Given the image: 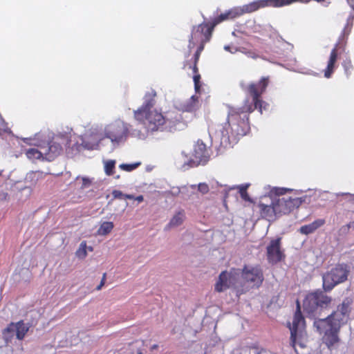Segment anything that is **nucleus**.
Listing matches in <instances>:
<instances>
[{
	"label": "nucleus",
	"instance_id": "a878e982",
	"mask_svg": "<svg viewBox=\"0 0 354 354\" xmlns=\"http://www.w3.org/2000/svg\"><path fill=\"white\" fill-rule=\"evenodd\" d=\"M198 97L192 96L183 105V109L186 112H193L198 109Z\"/></svg>",
	"mask_w": 354,
	"mask_h": 354
},
{
	"label": "nucleus",
	"instance_id": "bb28decb",
	"mask_svg": "<svg viewBox=\"0 0 354 354\" xmlns=\"http://www.w3.org/2000/svg\"><path fill=\"white\" fill-rule=\"evenodd\" d=\"M16 324V336L17 338L19 340H21L24 338L26 334L28 331V327L24 324V321L21 320L17 323Z\"/></svg>",
	"mask_w": 354,
	"mask_h": 354
},
{
	"label": "nucleus",
	"instance_id": "393cba45",
	"mask_svg": "<svg viewBox=\"0 0 354 354\" xmlns=\"http://www.w3.org/2000/svg\"><path fill=\"white\" fill-rule=\"evenodd\" d=\"M185 218V213L183 209L178 211L170 220L167 225L168 228L180 225Z\"/></svg>",
	"mask_w": 354,
	"mask_h": 354
},
{
	"label": "nucleus",
	"instance_id": "f704fd0d",
	"mask_svg": "<svg viewBox=\"0 0 354 354\" xmlns=\"http://www.w3.org/2000/svg\"><path fill=\"white\" fill-rule=\"evenodd\" d=\"M290 191V189L283 188V187H274L272 189V193L275 195L276 198H281L282 196H286L285 194L287 192Z\"/></svg>",
	"mask_w": 354,
	"mask_h": 354
},
{
	"label": "nucleus",
	"instance_id": "8fccbe9b",
	"mask_svg": "<svg viewBox=\"0 0 354 354\" xmlns=\"http://www.w3.org/2000/svg\"><path fill=\"white\" fill-rule=\"evenodd\" d=\"M224 48H225V50H228V51H230V52H231V50H230V47L229 46H225L224 47Z\"/></svg>",
	"mask_w": 354,
	"mask_h": 354
},
{
	"label": "nucleus",
	"instance_id": "4468645a",
	"mask_svg": "<svg viewBox=\"0 0 354 354\" xmlns=\"http://www.w3.org/2000/svg\"><path fill=\"white\" fill-rule=\"evenodd\" d=\"M304 326L305 319L301 312L300 302L299 300H297V310L293 317L292 326L288 323V327L290 330V345L294 349L296 347L298 330L299 328H304Z\"/></svg>",
	"mask_w": 354,
	"mask_h": 354
},
{
	"label": "nucleus",
	"instance_id": "9b49d317",
	"mask_svg": "<svg viewBox=\"0 0 354 354\" xmlns=\"http://www.w3.org/2000/svg\"><path fill=\"white\" fill-rule=\"evenodd\" d=\"M352 301L349 298H345L342 303L337 306L335 311L331 313L325 319H319L320 320L327 321L328 324L332 325H339V328H341L342 326L345 324L349 317L351 313V305Z\"/></svg>",
	"mask_w": 354,
	"mask_h": 354
},
{
	"label": "nucleus",
	"instance_id": "ddd939ff",
	"mask_svg": "<svg viewBox=\"0 0 354 354\" xmlns=\"http://www.w3.org/2000/svg\"><path fill=\"white\" fill-rule=\"evenodd\" d=\"M129 133V124L124 122H118L110 125L105 131V136L113 142L124 141Z\"/></svg>",
	"mask_w": 354,
	"mask_h": 354
},
{
	"label": "nucleus",
	"instance_id": "f3484780",
	"mask_svg": "<svg viewBox=\"0 0 354 354\" xmlns=\"http://www.w3.org/2000/svg\"><path fill=\"white\" fill-rule=\"evenodd\" d=\"M232 274L227 271H223L218 276V279L215 283L214 290L217 292H222L228 289L232 283Z\"/></svg>",
	"mask_w": 354,
	"mask_h": 354
},
{
	"label": "nucleus",
	"instance_id": "c85d7f7f",
	"mask_svg": "<svg viewBox=\"0 0 354 354\" xmlns=\"http://www.w3.org/2000/svg\"><path fill=\"white\" fill-rule=\"evenodd\" d=\"M114 227L113 222H103L97 230V234L101 236H105L109 234Z\"/></svg>",
	"mask_w": 354,
	"mask_h": 354
},
{
	"label": "nucleus",
	"instance_id": "c03bdc74",
	"mask_svg": "<svg viewBox=\"0 0 354 354\" xmlns=\"http://www.w3.org/2000/svg\"><path fill=\"white\" fill-rule=\"evenodd\" d=\"M106 273H104L103 274V276H102V280L100 283V284H101V286H104V283H105V281H106Z\"/></svg>",
	"mask_w": 354,
	"mask_h": 354
},
{
	"label": "nucleus",
	"instance_id": "49530a36",
	"mask_svg": "<svg viewBox=\"0 0 354 354\" xmlns=\"http://www.w3.org/2000/svg\"><path fill=\"white\" fill-rule=\"evenodd\" d=\"M125 199H134V196L131 194H124Z\"/></svg>",
	"mask_w": 354,
	"mask_h": 354
},
{
	"label": "nucleus",
	"instance_id": "9d476101",
	"mask_svg": "<svg viewBox=\"0 0 354 354\" xmlns=\"http://www.w3.org/2000/svg\"><path fill=\"white\" fill-rule=\"evenodd\" d=\"M241 279L252 288H259L264 280L263 271L259 264L244 265L241 272Z\"/></svg>",
	"mask_w": 354,
	"mask_h": 354
},
{
	"label": "nucleus",
	"instance_id": "39448f33",
	"mask_svg": "<svg viewBox=\"0 0 354 354\" xmlns=\"http://www.w3.org/2000/svg\"><path fill=\"white\" fill-rule=\"evenodd\" d=\"M332 299L323 291H315L307 294L303 301L304 312L309 315H313L318 309L327 308L331 303Z\"/></svg>",
	"mask_w": 354,
	"mask_h": 354
},
{
	"label": "nucleus",
	"instance_id": "423d86ee",
	"mask_svg": "<svg viewBox=\"0 0 354 354\" xmlns=\"http://www.w3.org/2000/svg\"><path fill=\"white\" fill-rule=\"evenodd\" d=\"M349 270L345 264H337L323 276V288L331 290L336 285L347 279Z\"/></svg>",
	"mask_w": 354,
	"mask_h": 354
},
{
	"label": "nucleus",
	"instance_id": "ea45409f",
	"mask_svg": "<svg viewBox=\"0 0 354 354\" xmlns=\"http://www.w3.org/2000/svg\"><path fill=\"white\" fill-rule=\"evenodd\" d=\"M130 134L131 136L136 137L140 139H143L145 138V135L140 131L133 130L130 133Z\"/></svg>",
	"mask_w": 354,
	"mask_h": 354
},
{
	"label": "nucleus",
	"instance_id": "cd10ccee",
	"mask_svg": "<svg viewBox=\"0 0 354 354\" xmlns=\"http://www.w3.org/2000/svg\"><path fill=\"white\" fill-rule=\"evenodd\" d=\"M16 333V324L11 322L8 326L2 331V335L6 342L10 341L14 337V333Z\"/></svg>",
	"mask_w": 354,
	"mask_h": 354
},
{
	"label": "nucleus",
	"instance_id": "f8f14e48",
	"mask_svg": "<svg viewBox=\"0 0 354 354\" xmlns=\"http://www.w3.org/2000/svg\"><path fill=\"white\" fill-rule=\"evenodd\" d=\"M165 120V130L170 132L181 131L187 127V122L183 120L182 115L176 110L166 112Z\"/></svg>",
	"mask_w": 354,
	"mask_h": 354
},
{
	"label": "nucleus",
	"instance_id": "a18cd8bd",
	"mask_svg": "<svg viewBox=\"0 0 354 354\" xmlns=\"http://www.w3.org/2000/svg\"><path fill=\"white\" fill-rule=\"evenodd\" d=\"M346 1L349 4V6L352 8V9L354 10V0H346Z\"/></svg>",
	"mask_w": 354,
	"mask_h": 354
},
{
	"label": "nucleus",
	"instance_id": "4c0bfd02",
	"mask_svg": "<svg viewBox=\"0 0 354 354\" xmlns=\"http://www.w3.org/2000/svg\"><path fill=\"white\" fill-rule=\"evenodd\" d=\"M241 52L243 53H244L245 55H246L248 57H250L252 59H256L257 58L259 57V56L258 55L257 53H256L254 51H252V50H245V49L243 48V50H241Z\"/></svg>",
	"mask_w": 354,
	"mask_h": 354
},
{
	"label": "nucleus",
	"instance_id": "72a5a7b5",
	"mask_svg": "<svg viewBox=\"0 0 354 354\" xmlns=\"http://www.w3.org/2000/svg\"><path fill=\"white\" fill-rule=\"evenodd\" d=\"M342 66L344 68L346 75L347 76L350 75L353 69V66L352 64L351 60L350 59H344L342 62Z\"/></svg>",
	"mask_w": 354,
	"mask_h": 354
},
{
	"label": "nucleus",
	"instance_id": "aec40b11",
	"mask_svg": "<svg viewBox=\"0 0 354 354\" xmlns=\"http://www.w3.org/2000/svg\"><path fill=\"white\" fill-rule=\"evenodd\" d=\"M258 207L262 218L268 221H274L277 217H278L272 201L270 205H266L263 203H259Z\"/></svg>",
	"mask_w": 354,
	"mask_h": 354
},
{
	"label": "nucleus",
	"instance_id": "09e8293b",
	"mask_svg": "<svg viewBox=\"0 0 354 354\" xmlns=\"http://www.w3.org/2000/svg\"><path fill=\"white\" fill-rule=\"evenodd\" d=\"M158 348V344H153V345L151 346V350L153 351V350L157 349Z\"/></svg>",
	"mask_w": 354,
	"mask_h": 354
},
{
	"label": "nucleus",
	"instance_id": "c9c22d12",
	"mask_svg": "<svg viewBox=\"0 0 354 354\" xmlns=\"http://www.w3.org/2000/svg\"><path fill=\"white\" fill-rule=\"evenodd\" d=\"M248 185H241L239 187V194L243 200L250 202L252 200L247 192Z\"/></svg>",
	"mask_w": 354,
	"mask_h": 354
},
{
	"label": "nucleus",
	"instance_id": "412c9836",
	"mask_svg": "<svg viewBox=\"0 0 354 354\" xmlns=\"http://www.w3.org/2000/svg\"><path fill=\"white\" fill-rule=\"evenodd\" d=\"M156 92L153 89H151L145 94V102L142 105L134 111H140V113H142L152 111L154 105L156 104Z\"/></svg>",
	"mask_w": 354,
	"mask_h": 354
},
{
	"label": "nucleus",
	"instance_id": "473e14b6",
	"mask_svg": "<svg viewBox=\"0 0 354 354\" xmlns=\"http://www.w3.org/2000/svg\"><path fill=\"white\" fill-rule=\"evenodd\" d=\"M76 256L80 259H84L87 256L86 241L80 243L79 249L76 251Z\"/></svg>",
	"mask_w": 354,
	"mask_h": 354
},
{
	"label": "nucleus",
	"instance_id": "b1692460",
	"mask_svg": "<svg viewBox=\"0 0 354 354\" xmlns=\"http://www.w3.org/2000/svg\"><path fill=\"white\" fill-rule=\"evenodd\" d=\"M44 153L45 151H44V149H41V147H40L39 149L35 148H30L26 151V155L27 158L32 160H45Z\"/></svg>",
	"mask_w": 354,
	"mask_h": 354
},
{
	"label": "nucleus",
	"instance_id": "2f4dec72",
	"mask_svg": "<svg viewBox=\"0 0 354 354\" xmlns=\"http://www.w3.org/2000/svg\"><path fill=\"white\" fill-rule=\"evenodd\" d=\"M140 165V162L132 164L122 163L119 165V167L123 171L130 172L138 168Z\"/></svg>",
	"mask_w": 354,
	"mask_h": 354
},
{
	"label": "nucleus",
	"instance_id": "a19ab883",
	"mask_svg": "<svg viewBox=\"0 0 354 354\" xmlns=\"http://www.w3.org/2000/svg\"><path fill=\"white\" fill-rule=\"evenodd\" d=\"M82 184L80 188L82 189L88 187L91 184V181L90 180V179L88 178H86V177H83L82 178Z\"/></svg>",
	"mask_w": 354,
	"mask_h": 354
},
{
	"label": "nucleus",
	"instance_id": "1a4fd4ad",
	"mask_svg": "<svg viewBox=\"0 0 354 354\" xmlns=\"http://www.w3.org/2000/svg\"><path fill=\"white\" fill-rule=\"evenodd\" d=\"M298 0H257L238 8L240 16L245 13H251L265 7L279 8L289 6Z\"/></svg>",
	"mask_w": 354,
	"mask_h": 354
},
{
	"label": "nucleus",
	"instance_id": "a211bd4d",
	"mask_svg": "<svg viewBox=\"0 0 354 354\" xmlns=\"http://www.w3.org/2000/svg\"><path fill=\"white\" fill-rule=\"evenodd\" d=\"M41 149H44V158L46 160H53L62 151V145L55 142H51L48 144V146H42Z\"/></svg>",
	"mask_w": 354,
	"mask_h": 354
},
{
	"label": "nucleus",
	"instance_id": "6ab92c4d",
	"mask_svg": "<svg viewBox=\"0 0 354 354\" xmlns=\"http://www.w3.org/2000/svg\"><path fill=\"white\" fill-rule=\"evenodd\" d=\"M240 17L238 8H232L223 13H221L218 17H215L212 21L209 22L211 26L214 29L215 26L218 24L229 19H234Z\"/></svg>",
	"mask_w": 354,
	"mask_h": 354
},
{
	"label": "nucleus",
	"instance_id": "3c124183",
	"mask_svg": "<svg viewBox=\"0 0 354 354\" xmlns=\"http://www.w3.org/2000/svg\"><path fill=\"white\" fill-rule=\"evenodd\" d=\"M102 288V286H101V284H99L97 287H96V290H101V288Z\"/></svg>",
	"mask_w": 354,
	"mask_h": 354
},
{
	"label": "nucleus",
	"instance_id": "f03ea898",
	"mask_svg": "<svg viewBox=\"0 0 354 354\" xmlns=\"http://www.w3.org/2000/svg\"><path fill=\"white\" fill-rule=\"evenodd\" d=\"M270 83L269 77H262L259 82H252L246 85L241 82L240 86L252 98H245L243 104V110L248 112H253L257 109L261 114L263 110L267 109L268 104L263 100L262 95L266 92Z\"/></svg>",
	"mask_w": 354,
	"mask_h": 354
},
{
	"label": "nucleus",
	"instance_id": "dca6fc26",
	"mask_svg": "<svg viewBox=\"0 0 354 354\" xmlns=\"http://www.w3.org/2000/svg\"><path fill=\"white\" fill-rule=\"evenodd\" d=\"M193 161L197 164H205L209 159L206 145L202 141H197L194 146L193 153Z\"/></svg>",
	"mask_w": 354,
	"mask_h": 354
},
{
	"label": "nucleus",
	"instance_id": "6e6552de",
	"mask_svg": "<svg viewBox=\"0 0 354 354\" xmlns=\"http://www.w3.org/2000/svg\"><path fill=\"white\" fill-rule=\"evenodd\" d=\"M304 201V198H302L291 196L274 197L272 199L277 216L290 213L298 208Z\"/></svg>",
	"mask_w": 354,
	"mask_h": 354
},
{
	"label": "nucleus",
	"instance_id": "c756f323",
	"mask_svg": "<svg viewBox=\"0 0 354 354\" xmlns=\"http://www.w3.org/2000/svg\"><path fill=\"white\" fill-rule=\"evenodd\" d=\"M201 53H198V56H196V52H195L193 57V62L190 63L189 61H186L184 63V68L188 67L189 68L192 69L193 73L194 75L199 74L198 73V63L199 61V58Z\"/></svg>",
	"mask_w": 354,
	"mask_h": 354
},
{
	"label": "nucleus",
	"instance_id": "603ef678",
	"mask_svg": "<svg viewBox=\"0 0 354 354\" xmlns=\"http://www.w3.org/2000/svg\"><path fill=\"white\" fill-rule=\"evenodd\" d=\"M88 250H89L90 251H93V248H92V247H89V248H88Z\"/></svg>",
	"mask_w": 354,
	"mask_h": 354
},
{
	"label": "nucleus",
	"instance_id": "e433bc0d",
	"mask_svg": "<svg viewBox=\"0 0 354 354\" xmlns=\"http://www.w3.org/2000/svg\"><path fill=\"white\" fill-rule=\"evenodd\" d=\"M198 189L203 194H205L208 193L209 191L208 185L205 183H199L198 186Z\"/></svg>",
	"mask_w": 354,
	"mask_h": 354
},
{
	"label": "nucleus",
	"instance_id": "79ce46f5",
	"mask_svg": "<svg viewBox=\"0 0 354 354\" xmlns=\"http://www.w3.org/2000/svg\"><path fill=\"white\" fill-rule=\"evenodd\" d=\"M193 80L194 82V86L196 90H198L200 88V80H201V75L200 74H196L194 75Z\"/></svg>",
	"mask_w": 354,
	"mask_h": 354
},
{
	"label": "nucleus",
	"instance_id": "f257e3e1",
	"mask_svg": "<svg viewBox=\"0 0 354 354\" xmlns=\"http://www.w3.org/2000/svg\"><path fill=\"white\" fill-rule=\"evenodd\" d=\"M252 113L244 111L243 106L239 108L229 106L225 122H212L209 125L210 136L219 141L221 145H227L247 135L250 131V114Z\"/></svg>",
	"mask_w": 354,
	"mask_h": 354
},
{
	"label": "nucleus",
	"instance_id": "20e7f679",
	"mask_svg": "<svg viewBox=\"0 0 354 354\" xmlns=\"http://www.w3.org/2000/svg\"><path fill=\"white\" fill-rule=\"evenodd\" d=\"M213 30L214 29L209 22H204L194 26L189 38V51L190 52L192 49L197 46L196 56L198 53H201L204 50L205 44L210 40Z\"/></svg>",
	"mask_w": 354,
	"mask_h": 354
},
{
	"label": "nucleus",
	"instance_id": "5701e85b",
	"mask_svg": "<svg viewBox=\"0 0 354 354\" xmlns=\"http://www.w3.org/2000/svg\"><path fill=\"white\" fill-rule=\"evenodd\" d=\"M324 223L325 221L324 219H317L308 225L301 226L299 229V232L306 235L312 234Z\"/></svg>",
	"mask_w": 354,
	"mask_h": 354
},
{
	"label": "nucleus",
	"instance_id": "4be33fe9",
	"mask_svg": "<svg viewBox=\"0 0 354 354\" xmlns=\"http://www.w3.org/2000/svg\"><path fill=\"white\" fill-rule=\"evenodd\" d=\"M337 46L338 45L336 44L331 50L327 66L324 70V77L326 78H330L334 72L335 64L337 59Z\"/></svg>",
	"mask_w": 354,
	"mask_h": 354
},
{
	"label": "nucleus",
	"instance_id": "7ed1b4c3",
	"mask_svg": "<svg viewBox=\"0 0 354 354\" xmlns=\"http://www.w3.org/2000/svg\"><path fill=\"white\" fill-rule=\"evenodd\" d=\"M133 117L136 121L143 125L147 133L162 131L165 130V115L157 109L142 112L133 111Z\"/></svg>",
	"mask_w": 354,
	"mask_h": 354
},
{
	"label": "nucleus",
	"instance_id": "58836bf2",
	"mask_svg": "<svg viewBox=\"0 0 354 354\" xmlns=\"http://www.w3.org/2000/svg\"><path fill=\"white\" fill-rule=\"evenodd\" d=\"M112 196L114 198L123 199L124 198V194L120 190L115 189L112 192Z\"/></svg>",
	"mask_w": 354,
	"mask_h": 354
},
{
	"label": "nucleus",
	"instance_id": "7c9ffc66",
	"mask_svg": "<svg viewBox=\"0 0 354 354\" xmlns=\"http://www.w3.org/2000/svg\"><path fill=\"white\" fill-rule=\"evenodd\" d=\"M115 161L109 160L104 162V171L107 176H112L114 174Z\"/></svg>",
	"mask_w": 354,
	"mask_h": 354
},
{
	"label": "nucleus",
	"instance_id": "de8ad7c7",
	"mask_svg": "<svg viewBox=\"0 0 354 354\" xmlns=\"http://www.w3.org/2000/svg\"><path fill=\"white\" fill-rule=\"evenodd\" d=\"M347 227L348 228L354 227V221L352 222H350L348 224H347Z\"/></svg>",
	"mask_w": 354,
	"mask_h": 354
},
{
	"label": "nucleus",
	"instance_id": "0eeeda50",
	"mask_svg": "<svg viewBox=\"0 0 354 354\" xmlns=\"http://www.w3.org/2000/svg\"><path fill=\"white\" fill-rule=\"evenodd\" d=\"M315 325L320 334H324L323 341L326 345L330 348L339 342V333L340 328L339 325L333 326L328 324L327 321L318 319L315 322Z\"/></svg>",
	"mask_w": 354,
	"mask_h": 354
},
{
	"label": "nucleus",
	"instance_id": "37998d69",
	"mask_svg": "<svg viewBox=\"0 0 354 354\" xmlns=\"http://www.w3.org/2000/svg\"><path fill=\"white\" fill-rule=\"evenodd\" d=\"M134 200L138 201L139 203H141V202L143 201L144 198H143V196L140 195V196H138L136 197L134 196Z\"/></svg>",
	"mask_w": 354,
	"mask_h": 354
},
{
	"label": "nucleus",
	"instance_id": "2eb2a0df",
	"mask_svg": "<svg viewBox=\"0 0 354 354\" xmlns=\"http://www.w3.org/2000/svg\"><path fill=\"white\" fill-rule=\"evenodd\" d=\"M285 258L281 250V238L271 240L267 246V259L269 263L276 264Z\"/></svg>",
	"mask_w": 354,
	"mask_h": 354
}]
</instances>
